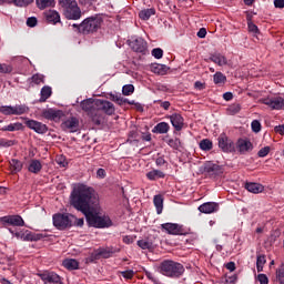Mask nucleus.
I'll return each instance as SVG.
<instances>
[{
    "label": "nucleus",
    "mask_w": 284,
    "mask_h": 284,
    "mask_svg": "<svg viewBox=\"0 0 284 284\" xmlns=\"http://www.w3.org/2000/svg\"><path fill=\"white\" fill-rule=\"evenodd\" d=\"M55 163H58V165H60V168H65L68 165V161L65 160V156H63V155L57 156Z\"/></svg>",
    "instance_id": "nucleus-54"
},
{
    "label": "nucleus",
    "mask_w": 284,
    "mask_h": 284,
    "mask_svg": "<svg viewBox=\"0 0 284 284\" xmlns=\"http://www.w3.org/2000/svg\"><path fill=\"white\" fill-rule=\"evenodd\" d=\"M217 141H219V148L222 149V152H234L235 150L234 141L230 140L227 135L221 134L217 138Z\"/></svg>",
    "instance_id": "nucleus-11"
},
{
    "label": "nucleus",
    "mask_w": 284,
    "mask_h": 284,
    "mask_svg": "<svg viewBox=\"0 0 284 284\" xmlns=\"http://www.w3.org/2000/svg\"><path fill=\"white\" fill-rule=\"evenodd\" d=\"M1 148H11L14 143L11 140H0Z\"/></svg>",
    "instance_id": "nucleus-60"
},
{
    "label": "nucleus",
    "mask_w": 284,
    "mask_h": 284,
    "mask_svg": "<svg viewBox=\"0 0 284 284\" xmlns=\"http://www.w3.org/2000/svg\"><path fill=\"white\" fill-rule=\"evenodd\" d=\"M1 223H7L8 225H13L16 227H23L26 222L21 215H7L0 219Z\"/></svg>",
    "instance_id": "nucleus-14"
},
{
    "label": "nucleus",
    "mask_w": 284,
    "mask_h": 284,
    "mask_svg": "<svg viewBox=\"0 0 284 284\" xmlns=\"http://www.w3.org/2000/svg\"><path fill=\"white\" fill-rule=\"evenodd\" d=\"M245 190H247V192H252V194H261V192H263L264 187L262 184H258L255 182H246Z\"/></svg>",
    "instance_id": "nucleus-24"
},
{
    "label": "nucleus",
    "mask_w": 284,
    "mask_h": 284,
    "mask_svg": "<svg viewBox=\"0 0 284 284\" xmlns=\"http://www.w3.org/2000/svg\"><path fill=\"white\" fill-rule=\"evenodd\" d=\"M227 112H229V114H239V112H241V104L233 103V104L229 105Z\"/></svg>",
    "instance_id": "nucleus-44"
},
{
    "label": "nucleus",
    "mask_w": 284,
    "mask_h": 284,
    "mask_svg": "<svg viewBox=\"0 0 284 284\" xmlns=\"http://www.w3.org/2000/svg\"><path fill=\"white\" fill-rule=\"evenodd\" d=\"M12 72V65L10 64H0V73L10 74Z\"/></svg>",
    "instance_id": "nucleus-52"
},
{
    "label": "nucleus",
    "mask_w": 284,
    "mask_h": 284,
    "mask_svg": "<svg viewBox=\"0 0 284 284\" xmlns=\"http://www.w3.org/2000/svg\"><path fill=\"white\" fill-rule=\"evenodd\" d=\"M103 23V18L99 16H93L84 19L81 22L80 30L81 34H94Z\"/></svg>",
    "instance_id": "nucleus-4"
},
{
    "label": "nucleus",
    "mask_w": 284,
    "mask_h": 284,
    "mask_svg": "<svg viewBox=\"0 0 284 284\" xmlns=\"http://www.w3.org/2000/svg\"><path fill=\"white\" fill-rule=\"evenodd\" d=\"M38 276L43 281L44 284H63L61 276L54 272L45 271L38 274Z\"/></svg>",
    "instance_id": "nucleus-7"
},
{
    "label": "nucleus",
    "mask_w": 284,
    "mask_h": 284,
    "mask_svg": "<svg viewBox=\"0 0 284 284\" xmlns=\"http://www.w3.org/2000/svg\"><path fill=\"white\" fill-rule=\"evenodd\" d=\"M151 70L154 74L163 75L168 72V67L165 64H152Z\"/></svg>",
    "instance_id": "nucleus-37"
},
{
    "label": "nucleus",
    "mask_w": 284,
    "mask_h": 284,
    "mask_svg": "<svg viewBox=\"0 0 284 284\" xmlns=\"http://www.w3.org/2000/svg\"><path fill=\"white\" fill-rule=\"evenodd\" d=\"M151 53L154 59H163V49L161 48L153 49Z\"/></svg>",
    "instance_id": "nucleus-51"
},
{
    "label": "nucleus",
    "mask_w": 284,
    "mask_h": 284,
    "mask_svg": "<svg viewBox=\"0 0 284 284\" xmlns=\"http://www.w3.org/2000/svg\"><path fill=\"white\" fill-rule=\"evenodd\" d=\"M271 150L272 149L270 146H264L257 152V156H260V159H264V156H267V154H270Z\"/></svg>",
    "instance_id": "nucleus-53"
},
{
    "label": "nucleus",
    "mask_w": 284,
    "mask_h": 284,
    "mask_svg": "<svg viewBox=\"0 0 284 284\" xmlns=\"http://www.w3.org/2000/svg\"><path fill=\"white\" fill-rule=\"evenodd\" d=\"M37 8L39 10H45L47 8H54L55 1L54 0H36Z\"/></svg>",
    "instance_id": "nucleus-31"
},
{
    "label": "nucleus",
    "mask_w": 284,
    "mask_h": 284,
    "mask_svg": "<svg viewBox=\"0 0 284 284\" xmlns=\"http://www.w3.org/2000/svg\"><path fill=\"white\" fill-rule=\"evenodd\" d=\"M225 267H226V270L234 272V270H236V264L234 262H229L225 264Z\"/></svg>",
    "instance_id": "nucleus-62"
},
{
    "label": "nucleus",
    "mask_w": 284,
    "mask_h": 284,
    "mask_svg": "<svg viewBox=\"0 0 284 284\" xmlns=\"http://www.w3.org/2000/svg\"><path fill=\"white\" fill-rule=\"evenodd\" d=\"M153 203L156 207L158 214H161V212H163V196L162 195H155L153 197Z\"/></svg>",
    "instance_id": "nucleus-38"
},
{
    "label": "nucleus",
    "mask_w": 284,
    "mask_h": 284,
    "mask_svg": "<svg viewBox=\"0 0 284 284\" xmlns=\"http://www.w3.org/2000/svg\"><path fill=\"white\" fill-rule=\"evenodd\" d=\"M11 3L17 6V8H28L30 3H34V0H11Z\"/></svg>",
    "instance_id": "nucleus-40"
},
{
    "label": "nucleus",
    "mask_w": 284,
    "mask_h": 284,
    "mask_svg": "<svg viewBox=\"0 0 284 284\" xmlns=\"http://www.w3.org/2000/svg\"><path fill=\"white\" fill-rule=\"evenodd\" d=\"M62 130H69L70 132H77L79 130V119L70 118L61 124Z\"/></svg>",
    "instance_id": "nucleus-20"
},
{
    "label": "nucleus",
    "mask_w": 284,
    "mask_h": 284,
    "mask_svg": "<svg viewBox=\"0 0 284 284\" xmlns=\"http://www.w3.org/2000/svg\"><path fill=\"white\" fill-rule=\"evenodd\" d=\"M38 23H39V20L37 19V17H30L27 19L28 28H37Z\"/></svg>",
    "instance_id": "nucleus-49"
},
{
    "label": "nucleus",
    "mask_w": 284,
    "mask_h": 284,
    "mask_svg": "<svg viewBox=\"0 0 284 284\" xmlns=\"http://www.w3.org/2000/svg\"><path fill=\"white\" fill-rule=\"evenodd\" d=\"M138 245L141 250H154V247H156V244H154V241L150 237L138 241Z\"/></svg>",
    "instance_id": "nucleus-27"
},
{
    "label": "nucleus",
    "mask_w": 284,
    "mask_h": 284,
    "mask_svg": "<svg viewBox=\"0 0 284 284\" xmlns=\"http://www.w3.org/2000/svg\"><path fill=\"white\" fill-rule=\"evenodd\" d=\"M152 132L154 134H168L170 132V124L160 122L153 128Z\"/></svg>",
    "instance_id": "nucleus-26"
},
{
    "label": "nucleus",
    "mask_w": 284,
    "mask_h": 284,
    "mask_svg": "<svg viewBox=\"0 0 284 284\" xmlns=\"http://www.w3.org/2000/svg\"><path fill=\"white\" fill-rule=\"evenodd\" d=\"M130 48L133 52L145 54L148 52V42L143 38H135L129 42Z\"/></svg>",
    "instance_id": "nucleus-8"
},
{
    "label": "nucleus",
    "mask_w": 284,
    "mask_h": 284,
    "mask_svg": "<svg viewBox=\"0 0 284 284\" xmlns=\"http://www.w3.org/2000/svg\"><path fill=\"white\" fill-rule=\"evenodd\" d=\"M276 278L280 284L284 283V266H281L277 271H276Z\"/></svg>",
    "instance_id": "nucleus-47"
},
{
    "label": "nucleus",
    "mask_w": 284,
    "mask_h": 284,
    "mask_svg": "<svg viewBox=\"0 0 284 284\" xmlns=\"http://www.w3.org/2000/svg\"><path fill=\"white\" fill-rule=\"evenodd\" d=\"M94 105L100 110V112L108 114V116H112V114L116 112L114 104L108 100H95Z\"/></svg>",
    "instance_id": "nucleus-6"
},
{
    "label": "nucleus",
    "mask_w": 284,
    "mask_h": 284,
    "mask_svg": "<svg viewBox=\"0 0 284 284\" xmlns=\"http://www.w3.org/2000/svg\"><path fill=\"white\" fill-rule=\"evenodd\" d=\"M17 239H21V241H39L41 236L34 234L30 231H26L24 233H16Z\"/></svg>",
    "instance_id": "nucleus-22"
},
{
    "label": "nucleus",
    "mask_w": 284,
    "mask_h": 284,
    "mask_svg": "<svg viewBox=\"0 0 284 284\" xmlns=\"http://www.w3.org/2000/svg\"><path fill=\"white\" fill-rule=\"evenodd\" d=\"M89 116L94 125H101V122L103 121V113L97 106L89 113Z\"/></svg>",
    "instance_id": "nucleus-21"
},
{
    "label": "nucleus",
    "mask_w": 284,
    "mask_h": 284,
    "mask_svg": "<svg viewBox=\"0 0 284 284\" xmlns=\"http://www.w3.org/2000/svg\"><path fill=\"white\" fill-rule=\"evenodd\" d=\"M19 130H23V124L21 122L11 123L1 129L2 132H17Z\"/></svg>",
    "instance_id": "nucleus-34"
},
{
    "label": "nucleus",
    "mask_w": 284,
    "mask_h": 284,
    "mask_svg": "<svg viewBox=\"0 0 284 284\" xmlns=\"http://www.w3.org/2000/svg\"><path fill=\"white\" fill-rule=\"evenodd\" d=\"M24 123L29 130H33L37 134H45V132H48V125L37 120H27Z\"/></svg>",
    "instance_id": "nucleus-13"
},
{
    "label": "nucleus",
    "mask_w": 284,
    "mask_h": 284,
    "mask_svg": "<svg viewBox=\"0 0 284 284\" xmlns=\"http://www.w3.org/2000/svg\"><path fill=\"white\" fill-rule=\"evenodd\" d=\"M160 274L168 276L169 278H179L183 276L185 267L179 262L172 260H164L159 266Z\"/></svg>",
    "instance_id": "nucleus-2"
},
{
    "label": "nucleus",
    "mask_w": 284,
    "mask_h": 284,
    "mask_svg": "<svg viewBox=\"0 0 284 284\" xmlns=\"http://www.w3.org/2000/svg\"><path fill=\"white\" fill-rule=\"evenodd\" d=\"M262 103L271 108V110H284V99L281 97L264 98Z\"/></svg>",
    "instance_id": "nucleus-9"
},
{
    "label": "nucleus",
    "mask_w": 284,
    "mask_h": 284,
    "mask_svg": "<svg viewBox=\"0 0 284 284\" xmlns=\"http://www.w3.org/2000/svg\"><path fill=\"white\" fill-rule=\"evenodd\" d=\"M265 263H267L265 255H257V260H256L257 272H263V266L265 265Z\"/></svg>",
    "instance_id": "nucleus-43"
},
{
    "label": "nucleus",
    "mask_w": 284,
    "mask_h": 284,
    "mask_svg": "<svg viewBox=\"0 0 284 284\" xmlns=\"http://www.w3.org/2000/svg\"><path fill=\"white\" fill-rule=\"evenodd\" d=\"M70 205L84 214L90 227L103 229L112 225L110 217L99 216V194L85 184H78L73 187Z\"/></svg>",
    "instance_id": "nucleus-1"
},
{
    "label": "nucleus",
    "mask_w": 284,
    "mask_h": 284,
    "mask_svg": "<svg viewBox=\"0 0 284 284\" xmlns=\"http://www.w3.org/2000/svg\"><path fill=\"white\" fill-rule=\"evenodd\" d=\"M121 275L123 276V278H126L128 281L134 278V271L129 270V271H122Z\"/></svg>",
    "instance_id": "nucleus-55"
},
{
    "label": "nucleus",
    "mask_w": 284,
    "mask_h": 284,
    "mask_svg": "<svg viewBox=\"0 0 284 284\" xmlns=\"http://www.w3.org/2000/svg\"><path fill=\"white\" fill-rule=\"evenodd\" d=\"M42 116L48 119V121H61L63 116V111L57 109H47L42 111Z\"/></svg>",
    "instance_id": "nucleus-15"
},
{
    "label": "nucleus",
    "mask_w": 284,
    "mask_h": 284,
    "mask_svg": "<svg viewBox=\"0 0 284 284\" xmlns=\"http://www.w3.org/2000/svg\"><path fill=\"white\" fill-rule=\"evenodd\" d=\"M0 113H1V114H4V116H11V115H13L12 105H9V106H0Z\"/></svg>",
    "instance_id": "nucleus-46"
},
{
    "label": "nucleus",
    "mask_w": 284,
    "mask_h": 284,
    "mask_svg": "<svg viewBox=\"0 0 284 284\" xmlns=\"http://www.w3.org/2000/svg\"><path fill=\"white\" fill-rule=\"evenodd\" d=\"M100 257L102 258H110V256L112 255V253L105 248H99L98 250Z\"/></svg>",
    "instance_id": "nucleus-56"
},
{
    "label": "nucleus",
    "mask_w": 284,
    "mask_h": 284,
    "mask_svg": "<svg viewBox=\"0 0 284 284\" xmlns=\"http://www.w3.org/2000/svg\"><path fill=\"white\" fill-rule=\"evenodd\" d=\"M248 28V32H252L253 34H258V27L256 24H254V22H250L247 24Z\"/></svg>",
    "instance_id": "nucleus-57"
},
{
    "label": "nucleus",
    "mask_w": 284,
    "mask_h": 284,
    "mask_svg": "<svg viewBox=\"0 0 284 284\" xmlns=\"http://www.w3.org/2000/svg\"><path fill=\"white\" fill-rule=\"evenodd\" d=\"M203 172L209 174V176H221L223 174V168L214 162H206L203 166Z\"/></svg>",
    "instance_id": "nucleus-12"
},
{
    "label": "nucleus",
    "mask_w": 284,
    "mask_h": 284,
    "mask_svg": "<svg viewBox=\"0 0 284 284\" xmlns=\"http://www.w3.org/2000/svg\"><path fill=\"white\" fill-rule=\"evenodd\" d=\"M43 17L47 23H51V26H57V23H61V14H59L57 10L44 11Z\"/></svg>",
    "instance_id": "nucleus-16"
},
{
    "label": "nucleus",
    "mask_w": 284,
    "mask_h": 284,
    "mask_svg": "<svg viewBox=\"0 0 284 284\" xmlns=\"http://www.w3.org/2000/svg\"><path fill=\"white\" fill-rule=\"evenodd\" d=\"M41 98H40V103H45L50 97H52V88L45 85L41 89Z\"/></svg>",
    "instance_id": "nucleus-33"
},
{
    "label": "nucleus",
    "mask_w": 284,
    "mask_h": 284,
    "mask_svg": "<svg viewBox=\"0 0 284 284\" xmlns=\"http://www.w3.org/2000/svg\"><path fill=\"white\" fill-rule=\"evenodd\" d=\"M257 281L260 282V284H268L270 283V278H267V275H265V274H258Z\"/></svg>",
    "instance_id": "nucleus-58"
},
{
    "label": "nucleus",
    "mask_w": 284,
    "mask_h": 284,
    "mask_svg": "<svg viewBox=\"0 0 284 284\" xmlns=\"http://www.w3.org/2000/svg\"><path fill=\"white\" fill-rule=\"evenodd\" d=\"M43 170V165L41 164V161L39 160H30L28 171L31 172V174H39Z\"/></svg>",
    "instance_id": "nucleus-23"
},
{
    "label": "nucleus",
    "mask_w": 284,
    "mask_h": 284,
    "mask_svg": "<svg viewBox=\"0 0 284 284\" xmlns=\"http://www.w3.org/2000/svg\"><path fill=\"white\" fill-rule=\"evenodd\" d=\"M162 230H165L168 234H173L178 236H183L187 234V232H185V229H183V225L176 223H164L162 224Z\"/></svg>",
    "instance_id": "nucleus-10"
},
{
    "label": "nucleus",
    "mask_w": 284,
    "mask_h": 284,
    "mask_svg": "<svg viewBox=\"0 0 284 284\" xmlns=\"http://www.w3.org/2000/svg\"><path fill=\"white\" fill-rule=\"evenodd\" d=\"M74 215L68 214V213H55L53 215V225L57 227V230H68L69 227H72V221Z\"/></svg>",
    "instance_id": "nucleus-5"
},
{
    "label": "nucleus",
    "mask_w": 284,
    "mask_h": 284,
    "mask_svg": "<svg viewBox=\"0 0 284 284\" xmlns=\"http://www.w3.org/2000/svg\"><path fill=\"white\" fill-rule=\"evenodd\" d=\"M200 148L204 151V152H210V150H212L213 148V143L210 139H204L200 141Z\"/></svg>",
    "instance_id": "nucleus-39"
},
{
    "label": "nucleus",
    "mask_w": 284,
    "mask_h": 284,
    "mask_svg": "<svg viewBox=\"0 0 284 284\" xmlns=\"http://www.w3.org/2000/svg\"><path fill=\"white\" fill-rule=\"evenodd\" d=\"M9 165L12 174H17L18 172H21V170H23V163L17 159H12L9 162Z\"/></svg>",
    "instance_id": "nucleus-29"
},
{
    "label": "nucleus",
    "mask_w": 284,
    "mask_h": 284,
    "mask_svg": "<svg viewBox=\"0 0 284 284\" xmlns=\"http://www.w3.org/2000/svg\"><path fill=\"white\" fill-rule=\"evenodd\" d=\"M275 8H284V0H274Z\"/></svg>",
    "instance_id": "nucleus-64"
},
{
    "label": "nucleus",
    "mask_w": 284,
    "mask_h": 284,
    "mask_svg": "<svg viewBox=\"0 0 284 284\" xmlns=\"http://www.w3.org/2000/svg\"><path fill=\"white\" fill-rule=\"evenodd\" d=\"M232 283H236V275H231V276L225 275V284H232Z\"/></svg>",
    "instance_id": "nucleus-61"
},
{
    "label": "nucleus",
    "mask_w": 284,
    "mask_h": 284,
    "mask_svg": "<svg viewBox=\"0 0 284 284\" xmlns=\"http://www.w3.org/2000/svg\"><path fill=\"white\" fill-rule=\"evenodd\" d=\"M168 145H170V148H173V150H179V146L181 145V140L171 139V140L168 141Z\"/></svg>",
    "instance_id": "nucleus-50"
},
{
    "label": "nucleus",
    "mask_w": 284,
    "mask_h": 284,
    "mask_svg": "<svg viewBox=\"0 0 284 284\" xmlns=\"http://www.w3.org/2000/svg\"><path fill=\"white\" fill-rule=\"evenodd\" d=\"M153 14H156V10L154 8L144 9L139 12V17L142 19V21H148L150 17H153Z\"/></svg>",
    "instance_id": "nucleus-35"
},
{
    "label": "nucleus",
    "mask_w": 284,
    "mask_h": 284,
    "mask_svg": "<svg viewBox=\"0 0 284 284\" xmlns=\"http://www.w3.org/2000/svg\"><path fill=\"white\" fill-rule=\"evenodd\" d=\"M13 115H21L27 114V112H30V108H28L26 104H19L12 106Z\"/></svg>",
    "instance_id": "nucleus-36"
},
{
    "label": "nucleus",
    "mask_w": 284,
    "mask_h": 284,
    "mask_svg": "<svg viewBox=\"0 0 284 284\" xmlns=\"http://www.w3.org/2000/svg\"><path fill=\"white\" fill-rule=\"evenodd\" d=\"M97 103V101L92 100V99H88L81 102V109L84 112H88V115H90V113L92 112V110L97 109V105L94 104Z\"/></svg>",
    "instance_id": "nucleus-25"
},
{
    "label": "nucleus",
    "mask_w": 284,
    "mask_h": 284,
    "mask_svg": "<svg viewBox=\"0 0 284 284\" xmlns=\"http://www.w3.org/2000/svg\"><path fill=\"white\" fill-rule=\"evenodd\" d=\"M236 145L241 154H245V152H252V150H254V145L248 139H239Z\"/></svg>",
    "instance_id": "nucleus-17"
},
{
    "label": "nucleus",
    "mask_w": 284,
    "mask_h": 284,
    "mask_svg": "<svg viewBox=\"0 0 284 284\" xmlns=\"http://www.w3.org/2000/svg\"><path fill=\"white\" fill-rule=\"evenodd\" d=\"M59 4L63 9L64 18L68 21H79L83 17V12L77 0H60Z\"/></svg>",
    "instance_id": "nucleus-3"
},
{
    "label": "nucleus",
    "mask_w": 284,
    "mask_h": 284,
    "mask_svg": "<svg viewBox=\"0 0 284 284\" xmlns=\"http://www.w3.org/2000/svg\"><path fill=\"white\" fill-rule=\"evenodd\" d=\"M63 267L69 271L79 270V262L74 258H67L62 262Z\"/></svg>",
    "instance_id": "nucleus-30"
},
{
    "label": "nucleus",
    "mask_w": 284,
    "mask_h": 284,
    "mask_svg": "<svg viewBox=\"0 0 284 284\" xmlns=\"http://www.w3.org/2000/svg\"><path fill=\"white\" fill-rule=\"evenodd\" d=\"M122 93L124 94V97H130V94L134 93V85L133 84H125L122 88Z\"/></svg>",
    "instance_id": "nucleus-45"
},
{
    "label": "nucleus",
    "mask_w": 284,
    "mask_h": 284,
    "mask_svg": "<svg viewBox=\"0 0 284 284\" xmlns=\"http://www.w3.org/2000/svg\"><path fill=\"white\" fill-rule=\"evenodd\" d=\"M146 179H149V181H156L158 179H165V173H163V171H160V170H152L149 173H146Z\"/></svg>",
    "instance_id": "nucleus-32"
},
{
    "label": "nucleus",
    "mask_w": 284,
    "mask_h": 284,
    "mask_svg": "<svg viewBox=\"0 0 284 284\" xmlns=\"http://www.w3.org/2000/svg\"><path fill=\"white\" fill-rule=\"evenodd\" d=\"M199 211L202 214H213V212H219V203L215 202H206L199 206Z\"/></svg>",
    "instance_id": "nucleus-18"
},
{
    "label": "nucleus",
    "mask_w": 284,
    "mask_h": 284,
    "mask_svg": "<svg viewBox=\"0 0 284 284\" xmlns=\"http://www.w3.org/2000/svg\"><path fill=\"white\" fill-rule=\"evenodd\" d=\"M31 82L36 85H41V83H45V77L40 73H36L31 77Z\"/></svg>",
    "instance_id": "nucleus-41"
},
{
    "label": "nucleus",
    "mask_w": 284,
    "mask_h": 284,
    "mask_svg": "<svg viewBox=\"0 0 284 284\" xmlns=\"http://www.w3.org/2000/svg\"><path fill=\"white\" fill-rule=\"evenodd\" d=\"M170 121L176 132H181L183 125H185L184 119L179 113L170 115Z\"/></svg>",
    "instance_id": "nucleus-19"
},
{
    "label": "nucleus",
    "mask_w": 284,
    "mask_h": 284,
    "mask_svg": "<svg viewBox=\"0 0 284 284\" xmlns=\"http://www.w3.org/2000/svg\"><path fill=\"white\" fill-rule=\"evenodd\" d=\"M210 60L217 65H227V58L221 53L211 54Z\"/></svg>",
    "instance_id": "nucleus-28"
},
{
    "label": "nucleus",
    "mask_w": 284,
    "mask_h": 284,
    "mask_svg": "<svg viewBox=\"0 0 284 284\" xmlns=\"http://www.w3.org/2000/svg\"><path fill=\"white\" fill-rule=\"evenodd\" d=\"M251 128H252L253 132H258L261 130V122L258 120H254L251 123Z\"/></svg>",
    "instance_id": "nucleus-59"
},
{
    "label": "nucleus",
    "mask_w": 284,
    "mask_h": 284,
    "mask_svg": "<svg viewBox=\"0 0 284 284\" xmlns=\"http://www.w3.org/2000/svg\"><path fill=\"white\" fill-rule=\"evenodd\" d=\"M213 81L216 85H219V83H225V81H227V77H225V74H223L222 72H216L213 75Z\"/></svg>",
    "instance_id": "nucleus-42"
},
{
    "label": "nucleus",
    "mask_w": 284,
    "mask_h": 284,
    "mask_svg": "<svg viewBox=\"0 0 284 284\" xmlns=\"http://www.w3.org/2000/svg\"><path fill=\"white\" fill-rule=\"evenodd\" d=\"M101 258V254H99V250L93 252L88 258V263H94V261H99Z\"/></svg>",
    "instance_id": "nucleus-48"
},
{
    "label": "nucleus",
    "mask_w": 284,
    "mask_h": 284,
    "mask_svg": "<svg viewBox=\"0 0 284 284\" xmlns=\"http://www.w3.org/2000/svg\"><path fill=\"white\" fill-rule=\"evenodd\" d=\"M274 130L277 134H281L283 136V134H284V124L275 126Z\"/></svg>",
    "instance_id": "nucleus-63"
}]
</instances>
